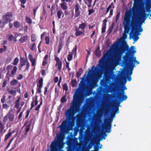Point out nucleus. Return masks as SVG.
Instances as JSON below:
<instances>
[{"label": "nucleus", "instance_id": "f257e3e1", "mask_svg": "<svg viewBox=\"0 0 151 151\" xmlns=\"http://www.w3.org/2000/svg\"><path fill=\"white\" fill-rule=\"evenodd\" d=\"M78 99L77 96H74L73 100L75 102L72 103L71 106L69 109H68L65 112L66 115L65 120L63 121L61 125L58 128L60 129L59 132H69L70 130H73V126H75V119L76 118V127L74 128V132H110L111 128V125L110 124L104 126L103 124H98L97 127L98 129H108V131H77V128L81 127L83 119V114L82 112H79L75 116H73L75 113L78 111L79 106L76 101Z\"/></svg>", "mask_w": 151, "mask_h": 151}, {"label": "nucleus", "instance_id": "f03ea898", "mask_svg": "<svg viewBox=\"0 0 151 151\" xmlns=\"http://www.w3.org/2000/svg\"><path fill=\"white\" fill-rule=\"evenodd\" d=\"M123 62L125 64H129V67L134 68L135 64L134 63L136 60L135 57L132 56L130 54H126L123 57Z\"/></svg>", "mask_w": 151, "mask_h": 151}, {"label": "nucleus", "instance_id": "7ed1b4c3", "mask_svg": "<svg viewBox=\"0 0 151 151\" xmlns=\"http://www.w3.org/2000/svg\"><path fill=\"white\" fill-rule=\"evenodd\" d=\"M127 50L126 46L123 44L118 49V51H116L113 56L115 60H119L121 58L122 54Z\"/></svg>", "mask_w": 151, "mask_h": 151}, {"label": "nucleus", "instance_id": "20e7f679", "mask_svg": "<svg viewBox=\"0 0 151 151\" xmlns=\"http://www.w3.org/2000/svg\"><path fill=\"white\" fill-rule=\"evenodd\" d=\"M125 22V24L124 25V32L128 34L130 30V16L128 13H125L124 18Z\"/></svg>", "mask_w": 151, "mask_h": 151}, {"label": "nucleus", "instance_id": "39448f33", "mask_svg": "<svg viewBox=\"0 0 151 151\" xmlns=\"http://www.w3.org/2000/svg\"><path fill=\"white\" fill-rule=\"evenodd\" d=\"M57 140L53 141L50 146V151H56L57 148L59 146L61 143V136L60 135L57 136Z\"/></svg>", "mask_w": 151, "mask_h": 151}, {"label": "nucleus", "instance_id": "423d86ee", "mask_svg": "<svg viewBox=\"0 0 151 151\" xmlns=\"http://www.w3.org/2000/svg\"><path fill=\"white\" fill-rule=\"evenodd\" d=\"M13 14L11 12H7L5 15L2 16L4 21L2 22L3 24L5 25L12 21Z\"/></svg>", "mask_w": 151, "mask_h": 151}, {"label": "nucleus", "instance_id": "0eeeda50", "mask_svg": "<svg viewBox=\"0 0 151 151\" xmlns=\"http://www.w3.org/2000/svg\"><path fill=\"white\" fill-rule=\"evenodd\" d=\"M122 92L119 93L117 94V97L120 103L125 100L127 98V96L125 95V91L123 89L121 90Z\"/></svg>", "mask_w": 151, "mask_h": 151}, {"label": "nucleus", "instance_id": "6e6552de", "mask_svg": "<svg viewBox=\"0 0 151 151\" xmlns=\"http://www.w3.org/2000/svg\"><path fill=\"white\" fill-rule=\"evenodd\" d=\"M14 115L10 112V111L8 113L4 116L3 121L4 122H6L8 119L9 121L10 122H12L14 119Z\"/></svg>", "mask_w": 151, "mask_h": 151}, {"label": "nucleus", "instance_id": "1a4fd4ad", "mask_svg": "<svg viewBox=\"0 0 151 151\" xmlns=\"http://www.w3.org/2000/svg\"><path fill=\"white\" fill-rule=\"evenodd\" d=\"M145 9L142 7H141L140 8V13L139 14V17L142 20L145 21L148 15L150 14V13L148 14L145 13Z\"/></svg>", "mask_w": 151, "mask_h": 151}, {"label": "nucleus", "instance_id": "9d476101", "mask_svg": "<svg viewBox=\"0 0 151 151\" xmlns=\"http://www.w3.org/2000/svg\"><path fill=\"white\" fill-rule=\"evenodd\" d=\"M79 135L84 134H98L99 135V137L101 139H105L107 134V133H78Z\"/></svg>", "mask_w": 151, "mask_h": 151}, {"label": "nucleus", "instance_id": "9b49d317", "mask_svg": "<svg viewBox=\"0 0 151 151\" xmlns=\"http://www.w3.org/2000/svg\"><path fill=\"white\" fill-rule=\"evenodd\" d=\"M55 60L56 61L55 66L58 67V69L60 72L61 71L62 62L60 58L56 55H55Z\"/></svg>", "mask_w": 151, "mask_h": 151}, {"label": "nucleus", "instance_id": "f8f14e48", "mask_svg": "<svg viewBox=\"0 0 151 151\" xmlns=\"http://www.w3.org/2000/svg\"><path fill=\"white\" fill-rule=\"evenodd\" d=\"M43 83V79L41 77L38 82L37 83V93H40L41 92V88L42 87Z\"/></svg>", "mask_w": 151, "mask_h": 151}, {"label": "nucleus", "instance_id": "ddd939ff", "mask_svg": "<svg viewBox=\"0 0 151 151\" xmlns=\"http://www.w3.org/2000/svg\"><path fill=\"white\" fill-rule=\"evenodd\" d=\"M138 22V19L136 16L133 15L132 17V20L130 22V25L132 28L134 27L137 24Z\"/></svg>", "mask_w": 151, "mask_h": 151}, {"label": "nucleus", "instance_id": "4468645a", "mask_svg": "<svg viewBox=\"0 0 151 151\" xmlns=\"http://www.w3.org/2000/svg\"><path fill=\"white\" fill-rule=\"evenodd\" d=\"M80 6L78 3H77L75 5L74 8L75 9V17H77L79 16L81 13V11L79 10Z\"/></svg>", "mask_w": 151, "mask_h": 151}, {"label": "nucleus", "instance_id": "2eb2a0df", "mask_svg": "<svg viewBox=\"0 0 151 151\" xmlns=\"http://www.w3.org/2000/svg\"><path fill=\"white\" fill-rule=\"evenodd\" d=\"M134 2L133 6L132 8L133 11L135 12L138 11L139 9V0H134Z\"/></svg>", "mask_w": 151, "mask_h": 151}, {"label": "nucleus", "instance_id": "dca6fc26", "mask_svg": "<svg viewBox=\"0 0 151 151\" xmlns=\"http://www.w3.org/2000/svg\"><path fill=\"white\" fill-rule=\"evenodd\" d=\"M27 61V60H26L24 58H22L21 57L20 59V64L19 66V70H21L22 67L25 65V63Z\"/></svg>", "mask_w": 151, "mask_h": 151}, {"label": "nucleus", "instance_id": "f3484780", "mask_svg": "<svg viewBox=\"0 0 151 151\" xmlns=\"http://www.w3.org/2000/svg\"><path fill=\"white\" fill-rule=\"evenodd\" d=\"M28 59L32 63V66H34L35 65L36 60L33 56L31 54H29L28 55Z\"/></svg>", "mask_w": 151, "mask_h": 151}, {"label": "nucleus", "instance_id": "a211bd4d", "mask_svg": "<svg viewBox=\"0 0 151 151\" xmlns=\"http://www.w3.org/2000/svg\"><path fill=\"white\" fill-rule=\"evenodd\" d=\"M75 30L76 31V32L75 33V35L77 36L81 35L84 33V31H80L79 30V28H78L76 27L75 28Z\"/></svg>", "mask_w": 151, "mask_h": 151}, {"label": "nucleus", "instance_id": "6ab92c4d", "mask_svg": "<svg viewBox=\"0 0 151 151\" xmlns=\"http://www.w3.org/2000/svg\"><path fill=\"white\" fill-rule=\"evenodd\" d=\"M28 39V35L22 36L19 39V41L21 43H23Z\"/></svg>", "mask_w": 151, "mask_h": 151}, {"label": "nucleus", "instance_id": "aec40b11", "mask_svg": "<svg viewBox=\"0 0 151 151\" xmlns=\"http://www.w3.org/2000/svg\"><path fill=\"white\" fill-rule=\"evenodd\" d=\"M38 100H35L34 101V99L33 97L32 98V101L31 102V108L30 109H32L34 106H36L38 104Z\"/></svg>", "mask_w": 151, "mask_h": 151}, {"label": "nucleus", "instance_id": "412c9836", "mask_svg": "<svg viewBox=\"0 0 151 151\" xmlns=\"http://www.w3.org/2000/svg\"><path fill=\"white\" fill-rule=\"evenodd\" d=\"M17 83L18 84V87H20L21 86L20 82H19L17 80L15 79L12 80L10 84L12 86H14L16 85Z\"/></svg>", "mask_w": 151, "mask_h": 151}, {"label": "nucleus", "instance_id": "4be33fe9", "mask_svg": "<svg viewBox=\"0 0 151 151\" xmlns=\"http://www.w3.org/2000/svg\"><path fill=\"white\" fill-rule=\"evenodd\" d=\"M63 41L62 40H60L59 42V45L58 46V53H59L62 49L63 46Z\"/></svg>", "mask_w": 151, "mask_h": 151}, {"label": "nucleus", "instance_id": "5701e85b", "mask_svg": "<svg viewBox=\"0 0 151 151\" xmlns=\"http://www.w3.org/2000/svg\"><path fill=\"white\" fill-rule=\"evenodd\" d=\"M95 54L96 55L99 57H100L101 55V51L100 50V48L99 47H97L95 50Z\"/></svg>", "mask_w": 151, "mask_h": 151}, {"label": "nucleus", "instance_id": "b1692460", "mask_svg": "<svg viewBox=\"0 0 151 151\" xmlns=\"http://www.w3.org/2000/svg\"><path fill=\"white\" fill-rule=\"evenodd\" d=\"M83 73V69L82 68H80L78 72L76 73V75L77 78H79Z\"/></svg>", "mask_w": 151, "mask_h": 151}, {"label": "nucleus", "instance_id": "393cba45", "mask_svg": "<svg viewBox=\"0 0 151 151\" xmlns=\"http://www.w3.org/2000/svg\"><path fill=\"white\" fill-rule=\"evenodd\" d=\"M108 56V54L107 52L104 54L103 56V57L101 58V63H104L106 60Z\"/></svg>", "mask_w": 151, "mask_h": 151}, {"label": "nucleus", "instance_id": "a878e982", "mask_svg": "<svg viewBox=\"0 0 151 151\" xmlns=\"http://www.w3.org/2000/svg\"><path fill=\"white\" fill-rule=\"evenodd\" d=\"M60 6L63 10H65L68 9L67 4L66 3H62L60 4Z\"/></svg>", "mask_w": 151, "mask_h": 151}, {"label": "nucleus", "instance_id": "bb28decb", "mask_svg": "<svg viewBox=\"0 0 151 151\" xmlns=\"http://www.w3.org/2000/svg\"><path fill=\"white\" fill-rule=\"evenodd\" d=\"M134 34L135 32L134 31H132V37H133V39L134 41L135 42L138 40V39L139 38V37L137 35H134Z\"/></svg>", "mask_w": 151, "mask_h": 151}, {"label": "nucleus", "instance_id": "cd10ccee", "mask_svg": "<svg viewBox=\"0 0 151 151\" xmlns=\"http://www.w3.org/2000/svg\"><path fill=\"white\" fill-rule=\"evenodd\" d=\"M88 72V74H87V76L90 77L92 78V76L93 75V73L94 72V70H89L88 72Z\"/></svg>", "mask_w": 151, "mask_h": 151}, {"label": "nucleus", "instance_id": "c85d7f7f", "mask_svg": "<svg viewBox=\"0 0 151 151\" xmlns=\"http://www.w3.org/2000/svg\"><path fill=\"white\" fill-rule=\"evenodd\" d=\"M17 69V66H15L14 67L11 73V75H10V77H11L14 76V74L16 72Z\"/></svg>", "mask_w": 151, "mask_h": 151}, {"label": "nucleus", "instance_id": "c756f323", "mask_svg": "<svg viewBox=\"0 0 151 151\" xmlns=\"http://www.w3.org/2000/svg\"><path fill=\"white\" fill-rule=\"evenodd\" d=\"M62 14H63V12L62 10H59L57 12V15L59 19L61 18Z\"/></svg>", "mask_w": 151, "mask_h": 151}, {"label": "nucleus", "instance_id": "7c9ffc66", "mask_svg": "<svg viewBox=\"0 0 151 151\" xmlns=\"http://www.w3.org/2000/svg\"><path fill=\"white\" fill-rule=\"evenodd\" d=\"M86 24L85 23H82V24H79V27L78 28L83 29L84 31V28L86 27Z\"/></svg>", "mask_w": 151, "mask_h": 151}, {"label": "nucleus", "instance_id": "2f4dec72", "mask_svg": "<svg viewBox=\"0 0 151 151\" xmlns=\"http://www.w3.org/2000/svg\"><path fill=\"white\" fill-rule=\"evenodd\" d=\"M29 48L31 50L34 51L36 48L35 43L34 42L31 44L29 46Z\"/></svg>", "mask_w": 151, "mask_h": 151}, {"label": "nucleus", "instance_id": "473e14b6", "mask_svg": "<svg viewBox=\"0 0 151 151\" xmlns=\"http://www.w3.org/2000/svg\"><path fill=\"white\" fill-rule=\"evenodd\" d=\"M114 26V24H112L111 25V26L109 27L107 31L108 35L112 31Z\"/></svg>", "mask_w": 151, "mask_h": 151}, {"label": "nucleus", "instance_id": "72a5a7b5", "mask_svg": "<svg viewBox=\"0 0 151 151\" xmlns=\"http://www.w3.org/2000/svg\"><path fill=\"white\" fill-rule=\"evenodd\" d=\"M26 22L29 24H32V21L31 19L29 17L26 16L25 18Z\"/></svg>", "mask_w": 151, "mask_h": 151}, {"label": "nucleus", "instance_id": "f704fd0d", "mask_svg": "<svg viewBox=\"0 0 151 151\" xmlns=\"http://www.w3.org/2000/svg\"><path fill=\"white\" fill-rule=\"evenodd\" d=\"M31 40L32 42H34L37 40V37L36 36L35 34H32L31 35Z\"/></svg>", "mask_w": 151, "mask_h": 151}, {"label": "nucleus", "instance_id": "c9c22d12", "mask_svg": "<svg viewBox=\"0 0 151 151\" xmlns=\"http://www.w3.org/2000/svg\"><path fill=\"white\" fill-rule=\"evenodd\" d=\"M13 24L14 27L17 28H18L20 27V23L18 21L14 22Z\"/></svg>", "mask_w": 151, "mask_h": 151}, {"label": "nucleus", "instance_id": "e433bc0d", "mask_svg": "<svg viewBox=\"0 0 151 151\" xmlns=\"http://www.w3.org/2000/svg\"><path fill=\"white\" fill-rule=\"evenodd\" d=\"M45 43L47 45H49L50 43V37L49 36H46L45 37Z\"/></svg>", "mask_w": 151, "mask_h": 151}, {"label": "nucleus", "instance_id": "4c0bfd02", "mask_svg": "<svg viewBox=\"0 0 151 151\" xmlns=\"http://www.w3.org/2000/svg\"><path fill=\"white\" fill-rule=\"evenodd\" d=\"M10 93L11 95L15 96L16 95V91L15 90H10L8 91Z\"/></svg>", "mask_w": 151, "mask_h": 151}, {"label": "nucleus", "instance_id": "58836bf2", "mask_svg": "<svg viewBox=\"0 0 151 151\" xmlns=\"http://www.w3.org/2000/svg\"><path fill=\"white\" fill-rule=\"evenodd\" d=\"M67 99L65 95L63 96L60 99V102L61 103H63L66 102Z\"/></svg>", "mask_w": 151, "mask_h": 151}, {"label": "nucleus", "instance_id": "ea45409f", "mask_svg": "<svg viewBox=\"0 0 151 151\" xmlns=\"http://www.w3.org/2000/svg\"><path fill=\"white\" fill-rule=\"evenodd\" d=\"M63 90L66 91H67L68 90V87L66 83H65L63 85Z\"/></svg>", "mask_w": 151, "mask_h": 151}, {"label": "nucleus", "instance_id": "a19ab883", "mask_svg": "<svg viewBox=\"0 0 151 151\" xmlns=\"http://www.w3.org/2000/svg\"><path fill=\"white\" fill-rule=\"evenodd\" d=\"M14 133H8L7 134H6L5 137V140H6L11 136L12 134Z\"/></svg>", "mask_w": 151, "mask_h": 151}, {"label": "nucleus", "instance_id": "79ce46f5", "mask_svg": "<svg viewBox=\"0 0 151 151\" xmlns=\"http://www.w3.org/2000/svg\"><path fill=\"white\" fill-rule=\"evenodd\" d=\"M4 49L2 48H0V53H2L3 51L5 52L7 49V47L5 45L3 46Z\"/></svg>", "mask_w": 151, "mask_h": 151}, {"label": "nucleus", "instance_id": "37998d69", "mask_svg": "<svg viewBox=\"0 0 151 151\" xmlns=\"http://www.w3.org/2000/svg\"><path fill=\"white\" fill-rule=\"evenodd\" d=\"M19 62V59L17 58H15L14 60L13 64L14 65H17Z\"/></svg>", "mask_w": 151, "mask_h": 151}, {"label": "nucleus", "instance_id": "c03bdc74", "mask_svg": "<svg viewBox=\"0 0 151 151\" xmlns=\"http://www.w3.org/2000/svg\"><path fill=\"white\" fill-rule=\"evenodd\" d=\"M73 58V55L71 54H69L67 56V59L69 61H71L72 59Z\"/></svg>", "mask_w": 151, "mask_h": 151}, {"label": "nucleus", "instance_id": "a18cd8bd", "mask_svg": "<svg viewBox=\"0 0 151 151\" xmlns=\"http://www.w3.org/2000/svg\"><path fill=\"white\" fill-rule=\"evenodd\" d=\"M131 48L133 50L132 51V56H134V54L136 52V50H134V49L135 47L134 46H132Z\"/></svg>", "mask_w": 151, "mask_h": 151}, {"label": "nucleus", "instance_id": "49530a36", "mask_svg": "<svg viewBox=\"0 0 151 151\" xmlns=\"http://www.w3.org/2000/svg\"><path fill=\"white\" fill-rule=\"evenodd\" d=\"M106 26L102 25V27L101 29V32L102 33H105L106 32Z\"/></svg>", "mask_w": 151, "mask_h": 151}, {"label": "nucleus", "instance_id": "de8ad7c7", "mask_svg": "<svg viewBox=\"0 0 151 151\" xmlns=\"http://www.w3.org/2000/svg\"><path fill=\"white\" fill-rule=\"evenodd\" d=\"M14 36L12 35H10L8 37L7 39L9 41H11L12 40L14 39Z\"/></svg>", "mask_w": 151, "mask_h": 151}, {"label": "nucleus", "instance_id": "09e8293b", "mask_svg": "<svg viewBox=\"0 0 151 151\" xmlns=\"http://www.w3.org/2000/svg\"><path fill=\"white\" fill-rule=\"evenodd\" d=\"M30 124H28L25 128V132H28L30 128Z\"/></svg>", "mask_w": 151, "mask_h": 151}, {"label": "nucleus", "instance_id": "8fccbe9b", "mask_svg": "<svg viewBox=\"0 0 151 151\" xmlns=\"http://www.w3.org/2000/svg\"><path fill=\"white\" fill-rule=\"evenodd\" d=\"M39 6H38V5H37L33 9V12H34V16H35V14H36V11H37V9L39 8Z\"/></svg>", "mask_w": 151, "mask_h": 151}, {"label": "nucleus", "instance_id": "3c124183", "mask_svg": "<svg viewBox=\"0 0 151 151\" xmlns=\"http://www.w3.org/2000/svg\"><path fill=\"white\" fill-rule=\"evenodd\" d=\"M30 66V64L28 62H27V63H26V68L25 69V70H24V71L25 72L26 70L28 71V69L29 67Z\"/></svg>", "mask_w": 151, "mask_h": 151}, {"label": "nucleus", "instance_id": "603ef678", "mask_svg": "<svg viewBox=\"0 0 151 151\" xmlns=\"http://www.w3.org/2000/svg\"><path fill=\"white\" fill-rule=\"evenodd\" d=\"M94 150H91V151H99V146H94Z\"/></svg>", "mask_w": 151, "mask_h": 151}, {"label": "nucleus", "instance_id": "864d4df0", "mask_svg": "<svg viewBox=\"0 0 151 151\" xmlns=\"http://www.w3.org/2000/svg\"><path fill=\"white\" fill-rule=\"evenodd\" d=\"M95 11V10L93 9H90L88 10V15H90L92 14Z\"/></svg>", "mask_w": 151, "mask_h": 151}, {"label": "nucleus", "instance_id": "5fc2aeb1", "mask_svg": "<svg viewBox=\"0 0 151 151\" xmlns=\"http://www.w3.org/2000/svg\"><path fill=\"white\" fill-rule=\"evenodd\" d=\"M2 107L4 109H7L9 107V106L6 104H3L2 105Z\"/></svg>", "mask_w": 151, "mask_h": 151}, {"label": "nucleus", "instance_id": "6e6d98bb", "mask_svg": "<svg viewBox=\"0 0 151 151\" xmlns=\"http://www.w3.org/2000/svg\"><path fill=\"white\" fill-rule=\"evenodd\" d=\"M15 105L14 106V107L17 109H18L20 105L19 103L15 102Z\"/></svg>", "mask_w": 151, "mask_h": 151}, {"label": "nucleus", "instance_id": "4d7b16f0", "mask_svg": "<svg viewBox=\"0 0 151 151\" xmlns=\"http://www.w3.org/2000/svg\"><path fill=\"white\" fill-rule=\"evenodd\" d=\"M139 25H140V26L141 27V25L143 23H145V21L142 20L141 18L139 17Z\"/></svg>", "mask_w": 151, "mask_h": 151}, {"label": "nucleus", "instance_id": "13d9d810", "mask_svg": "<svg viewBox=\"0 0 151 151\" xmlns=\"http://www.w3.org/2000/svg\"><path fill=\"white\" fill-rule=\"evenodd\" d=\"M31 109H29V110H27V111H26V114L25 116V119H27V118L28 117V116L29 115V114L30 113V110Z\"/></svg>", "mask_w": 151, "mask_h": 151}, {"label": "nucleus", "instance_id": "bf43d9fd", "mask_svg": "<svg viewBox=\"0 0 151 151\" xmlns=\"http://www.w3.org/2000/svg\"><path fill=\"white\" fill-rule=\"evenodd\" d=\"M120 13V12H118V13H117V14L116 15V23L119 19V17Z\"/></svg>", "mask_w": 151, "mask_h": 151}, {"label": "nucleus", "instance_id": "052dcab7", "mask_svg": "<svg viewBox=\"0 0 151 151\" xmlns=\"http://www.w3.org/2000/svg\"><path fill=\"white\" fill-rule=\"evenodd\" d=\"M23 78V76L22 74H19L18 75V77L17 79V80H20L22 79Z\"/></svg>", "mask_w": 151, "mask_h": 151}, {"label": "nucleus", "instance_id": "680f3d73", "mask_svg": "<svg viewBox=\"0 0 151 151\" xmlns=\"http://www.w3.org/2000/svg\"><path fill=\"white\" fill-rule=\"evenodd\" d=\"M13 138H12V139H11L10 142L8 143L6 147L5 148V150H6V149L9 147V146L10 145L12 141L13 140Z\"/></svg>", "mask_w": 151, "mask_h": 151}, {"label": "nucleus", "instance_id": "e2e57ef3", "mask_svg": "<svg viewBox=\"0 0 151 151\" xmlns=\"http://www.w3.org/2000/svg\"><path fill=\"white\" fill-rule=\"evenodd\" d=\"M0 128H1V131H3V130L4 128V125L2 124L1 122H0Z\"/></svg>", "mask_w": 151, "mask_h": 151}, {"label": "nucleus", "instance_id": "0e129e2a", "mask_svg": "<svg viewBox=\"0 0 151 151\" xmlns=\"http://www.w3.org/2000/svg\"><path fill=\"white\" fill-rule=\"evenodd\" d=\"M5 96L4 95L2 96V97L1 99V102L2 103L4 104V103L5 101Z\"/></svg>", "mask_w": 151, "mask_h": 151}, {"label": "nucleus", "instance_id": "69168bd1", "mask_svg": "<svg viewBox=\"0 0 151 151\" xmlns=\"http://www.w3.org/2000/svg\"><path fill=\"white\" fill-rule=\"evenodd\" d=\"M13 67V65H9L8 66L7 68H6V70L9 71V70H11L12 68Z\"/></svg>", "mask_w": 151, "mask_h": 151}, {"label": "nucleus", "instance_id": "338daca9", "mask_svg": "<svg viewBox=\"0 0 151 151\" xmlns=\"http://www.w3.org/2000/svg\"><path fill=\"white\" fill-rule=\"evenodd\" d=\"M49 86H46L45 88V91L44 92V94L45 95L47 93V89L48 88Z\"/></svg>", "mask_w": 151, "mask_h": 151}, {"label": "nucleus", "instance_id": "774afa93", "mask_svg": "<svg viewBox=\"0 0 151 151\" xmlns=\"http://www.w3.org/2000/svg\"><path fill=\"white\" fill-rule=\"evenodd\" d=\"M7 84V81L6 80H4V81L2 85V87L4 88L5 86Z\"/></svg>", "mask_w": 151, "mask_h": 151}]
</instances>
